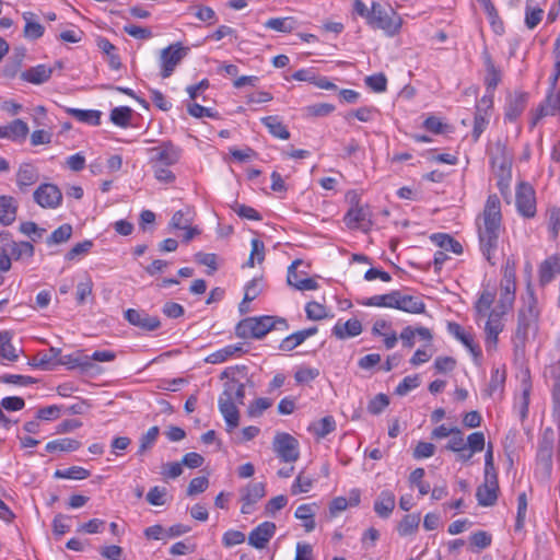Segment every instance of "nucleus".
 <instances>
[{"label":"nucleus","instance_id":"obj_1","mask_svg":"<svg viewBox=\"0 0 560 560\" xmlns=\"http://www.w3.org/2000/svg\"><path fill=\"white\" fill-rule=\"evenodd\" d=\"M479 248L485 259L494 266L498 262L500 236L502 232L501 201L497 195H490L481 215L476 221Z\"/></svg>","mask_w":560,"mask_h":560},{"label":"nucleus","instance_id":"obj_2","mask_svg":"<svg viewBox=\"0 0 560 560\" xmlns=\"http://www.w3.org/2000/svg\"><path fill=\"white\" fill-rule=\"evenodd\" d=\"M245 398V385L233 378L224 384V389L219 397V410L224 418L226 431L231 432L240 424V412L236 404L243 405Z\"/></svg>","mask_w":560,"mask_h":560},{"label":"nucleus","instance_id":"obj_3","mask_svg":"<svg viewBox=\"0 0 560 560\" xmlns=\"http://www.w3.org/2000/svg\"><path fill=\"white\" fill-rule=\"evenodd\" d=\"M288 328L285 318L264 315L242 319L235 327V335L242 339H261L272 329L287 330Z\"/></svg>","mask_w":560,"mask_h":560},{"label":"nucleus","instance_id":"obj_4","mask_svg":"<svg viewBox=\"0 0 560 560\" xmlns=\"http://www.w3.org/2000/svg\"><path fill=\"white\" fill-rule=\"evenodd\" d=\"M539 311L536 301L533 300L527 306L521 308L517 315V327L514 336L515 347H524L530 335L538 331Z\"/></svg>","mask_w":560,"mask_h":560},{"label":"nucleus","instance_id":"obj_5","mask_svg":"<svg viewBox=\"0 0 560 560\" xmlns=\"http://www.w3.org/2000/svg\"><path fill=\"white\" fill-rule=\"evenodd\" d=\"M368 24L373 28L382 30L387 36L392 37L399 33L401 19L394 10H386L381 3L372 2Z\"/></svg>","mask_w":560,"mask_h":560},{"label":"nucleus","instance_id":"obj_6","mask_svg":"<svg viewBox=\"0 0 560 560\" xmlns=\"http://www.w3.org/2000/svg\"><path fill=\"white\" fill-rule=\"evenodd\" d=\"M490 163L494 175L499 178L498 186L503 190L511 179L512 155L501 142H497L490 150Z\"/></svg>","mask_w":560,"mask_h":560},{"label":"nucleus","instance_id":"obj_7","mask_svg":"<svg viewBox=\"0 0 560 560\" xmlns=\"http://www.w3.org/2000/svg\"><path fill=\"white\" fill-rule=\"evenodd\" d=\"M189 48L184 47L180 43L171 44L163 48L160 52L161 77L170 78L175 68L187 56Z\"/></svg>","mask_w":560,"mask_h":560},{"label":"nucleus","instance_id":"obj_8","mask_svg":"<svg viewBox=\"0 0 560 560\" xmlns=\"http://www.w3.org/2000/svg\"><path fill=\"white\" fill-rule=\"evenodd\" d=\"M505 313L506 312H503V310H500L497 305L494 308L491 310L490 313L486 315L487 320L485 324V347L487 352H492L497 350L498 337L504 327L502 317Z\"/></svg>","mask_w":560,"mask_h":560},{"label":"nucleus","instance_id":"obj_9","mask_svg":"<svg viewBox=\"0 0 560 560\" xmlns=\"http://www.w3.org/2000/svg\"><path fill=\"white\" fill-rule=\"evenodd\" d=\"M273 451L284 463H293L299 459V442L289 433H278L273 439Z\"/></svg>","mask_w":560,"mask_h":560},{"label":"nucleus","instance_id":"obj_10","mask_svg":"<svg viewBox=\"0 0 560 560\" xmlns=\"http://www.w3.org/2000/svg\"><path fill=\"white\" fill-rule=\"evenodd\" d=\"M241 494V513L252 514L255 510V504L266 495V486L264 482L248 483L240 489Z\"/></svg>","mask_w":560,"mask_h":560},{"label":"nucleus","instance_id":"obj_11","mask_svg":"<svg viewBox=\"0 0 560 560\" xmlns=\"http://www.w3.org/2000/svg\"><path fill=\"white\" fill-rule=\"evenodd\" d=\"M499 483L498 476L492 474H485V481L476 490V498L478 504L481 506H492L498 500Z\"/></svg>","mask_w":560,"mask_h":560},{"label":"nucleus","instance_id":"obj_12","mask_svg":"<svg viewBox=\"0 0 560 560\" xmlns=\"http://www.w3.org/2000/svg\"><path fill=\"white\" fill-rule=\"evenodd\" d=\"M153 154L151 163L160 164L165 166H172L176 164L180 159L182 150L174 145L172 142H162L160 145L150 149Z\"/></svg>","mask_w":560,"mask_h":560},{"label":"nucleus","instance_id":"obj_13","mask_svg":"<svg viewBox=\"0 0 560 560\" xmlns=\"http://www.w3.org/2000/svg\"><path fill=\"white\" fill-rule=\"evenodd\" d=\"M34 200L42 208L55 209L60 206L62 200V194L60 189L54 184H42L34 191Z\"/></svg>","mask_w":560,"mask_h":560},{"label":"nucleus","instance_id":"obj_14","mask_svg":"<svg viewBox=\"0 0 560 560\" xmlns=\"http://www.w3.org/2000/svg\"><path fill=\"white\" fill-rule=\"evenodd\" d=\"M516 207L518 212L526 217L533 218L536 213L535 191L530 185L522 183L516 190Z\"/></svg>","mask_w":560,"mask_h":560},{"label":"nucleus","instance_id":"obj_15","mask_svg":"<svg viewBox=\"0 0 560 560\" xmlns=\"http://www.w3.org/2000/svg\"><path fill=\"white\" fill-rule=\"evenodd\" d=\"M124 317L130 325L145 331H154L161 326V322L158 316H151L144 311L128 308L125 312Z\"/></svg>","mask_w":560,"mask_h":560},{"label":"nucleus","instance_id":"obj_16","mask_svg":"<svg viewBox=\"0 0 560 560\" xmlns=\"http://www.w3.org/2000/svg\"><path fill=\"white\" fill-rule=\"evenodd\" d=\"M371 210L369 206H361L355 202L347 211L345 215V223L349 229L364 228L371 224Z\"/></svg>","mask_w":560,"mask_h":560},{"label":"nucleus","instance_id":"obj_17","mask_svg":"<svg viewBox=\"0 0 560 560\" xmlns=\"http://www.w3.org/2000/svg\"><path fill=\"white\" fill-rule=\"evenodd\" d=\"M59 365H65L69 370H80L82 373H88L95 368V364L91 362V358L82 351H75L69 354H61L57 360Z\"/></svg>","mask_w":560,"mask_h":560},{"label":"nucleus","instance_id":"obj_18","mask_svg":"<svg viewBox=\"0 0 560 560\" xmlns=\"http://www.w3.org/2000/svg\"><path fill=\"white\" fill-rule=\"evenodd\" d=\"M276 524L264 522L255 527L248 535V544L256 549H264L276 533Z\"/></svg>","mask_w":560,"mask_h":560},{"label":"nucleus","instance_id":"obj_19","mask_svg":"<svg viewBox=\"0 0 560 560\" xmlns=\"http://www.w3.org/2000/svg\"><path fill=\"white\" fill-rule=\"evenodd\" d=\"M0 245H3L10 256L15 259L34 256V246L30 242H15L10 238L9 234H0Z\"/></svg>","mask_w":560,"mask_h":560},{"label":"nucleus","instance_id":"obj_20","mask_svg":"<svg viewBox=\"0 0 560 560\" xmlns=\"http://www.w3.org/2000/svg\"><path fill=\"white\" fill-rule=\"evenodd\" d=\"M447 331L454 338L460 341L476 359L480 357L481 351L480 348L475 343L474 336L466 331L458 323L450 322L447 324Z\"/></svg>","mask_w":560,"mask_h":560},{"label":"nucleus","instance_id":"obj_21","mask_svg":"<svg viewBox=\"0 0 560 560\" xmlns=\"http://www.w3.org/2000/svg\"><path fill=\"white\" fill-rule=\"evenodd\" d=\"M30 128L22 119H14L8 125H0V139L22 141L28 135Z\"/></svg>","mask_w":560,"mask_h":560},{"label":"nucleus","instance_id":"obj_22","mask_svg":"<svg viewBox=\"0 0 560 560\" xmlns=\"http://www.w3.org/2000/svg\"><path fill=\"white\" fill-rule=\"evenodd\" d=\"M527 103V94L523 92H515L508 97L504 116L510 121L516 120L524 112Z\"/></svg>","mask_w":560,"mask_h":560},{"label":"nucleus","instance_id":"obj_23","mask_svg":"<svg viewBox=\"0 0 560 560\" xmlns=\"http://www.w3.org/2000/svg\"><path fill=\"white\" fill-rule=\"evenodd\" d=\"M332 335L340 339L345 340L348 338H353L359 336L362 332V324L357 318L348 319L347 322L338 320L332 327Z\"/></svg>","mask_w":560,"mask_h":560},{"label":"nucleus","instance_id":"obj_24","mask_svg":"<svg viewBox=\"0 0 560 560\" xmlns=\"http://www.w3.org/2000/svg\"><path fill=\"white\" fill-rule=\"evenodd\" d=\"M396 310L410 313L421 314L425 311V304L423 301L415 295L404 294L399 290L397 291Z\"/></svg>","mask_w":560,"mask_h":560},{"label":"nucleus","instance_id":"obj_25","mask_svg":"<svg viewBox=\"0 0 560 560\" xmlns=\"http://www.w3.org/2000/svg\"><path fill=\"white\" fill-rule=\"evenodd\" d=\"M482 59L486 68L485 85L488 92H493L501 81V70L494 65L487 50L482 52Z\"/></svg>","mask_w":560,"mask_h":560},{"label":"nucleus","instance_id":"obj_26","mask_svg":"<svg viewBox=\"0 0 560 560\" xmlns=\"http://www.w3.org/2000/svg\"><path fill=\"white\" fill-rule=\"evenodd\" d=\"M538 272L540 285L548 284L560 273V258L556 255L548 257L540 264Z\"/></svg>","mask_w":560,"mask_h":560},{"label":"nucleus","instance_id":"obj_27","mask_svg":"<svg viewBox=\"0 0 560 560\" xmlns=\"http://www.w3.org/2000/svg\"><path fill=\"white\" fill-rule=\"evenodd\" d=\"M317 332V327L313 326L306 329L295 331L285 337L279 346L282 351H292L298 346L302 345L308 337L314 336Z\"/></svg>","mask_w":560,"mask_h":560},{"label":"nucleus","instance_id":"obj_28","mask_svg":"<svg viewBox=\"0 0 560 560\" xmlns=\"http://www.w3.org/2000/svg\"><path fill=\"white\" fill-rule=\"evenodd\" d=\"M395 494L389 490H383L374 502V511L382 518H388L395 509Z\"/></svg>","mask_w":560,"mask_h":560},{"label":"nucleus","instance_id":"obj_29","mask_svg":"<svg viewBox=\"0 0 560 560\" xmlns=\"http://www.w3.org/2000/svg\"><path fill=\"white\" fill-rule=\"evenodd\" d=\"M52 68L46 65H37L22 72L21 78L33 84H42L50 79Z\"/></svg>","mask_w":560,"mask_h":560},{"label":"nucleus","instance_id":"obj_30","mask_svg":"<svg viewBox=\"0 0 560 560\" xmlns=\"http://www.w3.org/2000/svg\"><path fill=\"white\" fill-rule=\"evenodd\" d=\"M38 171L31 163H23L20 165L16 174V184L21 190L34 185L38 180Z\"/></svg>","mask_w":560,"mask_h":560},{"label":"nucleus","instance_id":"obj_31","mask_svg":"<svg viewBox=\"0 0 560 560\" xmlns=\"http://www.w3.org/2000/svg\"><path fill=\"white\" fill-rule=\"evenodd\" d=\"M506 373L504 369L493 368L491 370V377L487 388L483 390V395L487 397H494L501 395L503 392Z\"/></svg>","mask_w":560,"mask_h":560},{"label":"nucleus","instance_id":"obj_32","mask_svg":"<svg viewBox=\"0 0 560 560\" xmlns=\"http://www.w3.org/2000/svg\"><path fill=\"white\" fill-rule=\"evenodd\" d=\"M260 121L275 138L281 140H288L290 138V132L279 116H266L262 117Z\"/></svg>","mask_w":560,"mask_h":560},{"label":"nucleus","instance_id":"obj_33","mask_svg":"<svg viewBox=\"0 0 560 560\" xmlns=\"http://www.w3.org/2000/svg\"><path fill=\"white\" fill-rule=\"evenodd\" d=\"M22 18L25 22L23 34L25 38L35 40L43 36L44 26L38 22L37 16L33 12H24Z\"/></svg>","mask_w":560,"mask_h":560},{"label":"nucleus","instance_id":"obj_34","mask_svg":"<svg viewBox=\"0 0 560 560\" xmlns=\"http://www.w3.org/2000/svg\"><path fill=\"white\" fill-rule=\"evenodd\" d=\"M515 290L516 284L515 281L512 280H502L501 281V290H500V300L498 302V307L503 310V312H508L515 300Z\"/></svg>","mask_w":560,"mask_h":560},{"label":"nucleus","instance_id":"obj_35","mask_svg":"<svg viewBox=\"0 0 560 560\" xmlns=\"http://www.w3.org/2000/svg\"><path fill=\"white\" fill-rule=\"evenodd\" d=\"M431 241L436 246H439L441 248L440 250H444L445 253L451 252L456 255H459L463 253L462 244L448 234H445V233L432 234Z\"/></svg>","mask_w":560,"mask_h":560},{"label":"nucleus","instance_id":"obj_36","mask_svg":"<svg viewBox=\"0 0 560 560\" xmlns=\"http://www.w3.org/2000/svg\"><path fill=\"white\" fill-rule=\"evenodd\" d=\"M15 200L11 196H0V223L10 225L16 217Z\"/></svg>","mask_w":560,"mask_h":560},{"label":"nucleus","instance_id":"obj_37","mask_svg":"<svg viewBox=\"0 0 560 560\" xmlns=\"http://www.w3.org/2000/svg\"><path fill=\"white\" fill-rule=\"evenodd\" d=\"M397 291L398 290H394L386 294L373 295L360 301L359 303L364 306L396 308Z\"/></svg>","mask_w":560,"mask_h":560},{"label":"nucleus","instance_id":"obj_38","mask_svg":"<svg viewBox=\"0 0 560 560\" xmlns=\"http://www.w3.org/2000/svg\"><path fill=\"white\" fill-rule=\"evenodd\" d=\"M560 112V95H556L555 90L549 88V93L544 103L537 110V118L555 116Z\"/></svg>","mask_w":560,"mask_h":560},{"label":"nucleus","instance_id":"obj_39","mask_svg":"<svg viewBox=\"0 0 560 560\" xmlns=\"http://www.w3.org/2000/svg\"><path fill=\"white\" fill-rule=\"evenodd\" d=\"M495 300V292L492 290L485 289L477 302L475 303V311L477 314V318H485L488 313L491 312V306Z\"/></svg>","mask_w":560,"mask_h":560},{"label":"nucleus","instance_id":"obj_40","mask_svg":"<svg viewBox=\"0 0 560 560\" xmlns=\"http://www.w3.org/2000/svg\"><path fill=\"white\" fill-rule=\"evenodd\" d=\"M68 114L80 122L91 126H98L101 124L102 112L97 109L69 108Z\"/></svg>","mask_w":560,"mask_h":560},{"label":"nucleus","instance_id":"obj_41","mask_svg":"<svg viewBox=\"0 0 560 560\" xmlns=\"http://www.w3.org/2000/svg\"><path fill=\"white\" fill-rule=\"evenodd\" d=\"M81 447V442L71 438H62L50 441L46 444L47 453L74 452Z\"/></svg>","mask_w":560,"mask_h":560},{"label":"nucleus","instance_id":"obj_42","mask_svg":"<svg viewBox=\"0 0 560 560\" xmlns=\"http://www.w3.org/2000/svg\"><path fill=\"white\" fill-rule=\"evenodd\" d=\"M236 352H243V347L241 345L240 346L229 345L222 349H219V350L210 353L206 358V362L210 363V364H220V363L225 362L229 358L234 355Z\"/></svg>","mask_w":560,"mask_h":560},{"label":"nucleus","instance_id":"obj_43","mask_svg":"<svg viewBox=\"0 0 560 560\" xmlns=\"http://www.w3.org/2000/svg\"><path fill=\"white\" fill-rule=\"evenodd\" d=\"M314 510L311 504H301L296 508L294 516L303 521L305 532L311 533L315 529Z\"/></svg>","mask_w":560,"mask_h":560},{"label":"nucleus","instance_id":"obj_44","mask_svg":"<svg viewBox=\"0 0 560 560\" xmlns=\"http://www.w3.org/2000/svg\"><path fill=\"white\" fill-rule=\"evenodd\" d=\"M265 27L269 30H273L282 33H290L296 26V21L294 18H271L265 22Z\"/></svg>","mask_w":560,"mask_h":560},{"label":"nucleus","instance_id":"obj_45","mask_svg":"<svg viewBox=\"0 0 560 560\" xmlns=\"http://www.w3.org/2000/svg\"><path fill=\"white\" fill-rule=\"evenodd\" d=\"M310 430L316 435V438L324 439L336 430V421L332 416H326L319 421L313 423L310 427Z\"/></svg>","mask_w":560,"mask_h":560},{"label":"nucleus","instance_id":"obj_46","mask_svg":"<svg viewBox=\"0 0 560 560\" xmlns=\"http://www.w3.org/2000/svg\"><path fill=\"white\" fill-rule=\"evenodd\" d=\"M91 472L80 466H72L66 469H57L54 474L55 478L58 479H72V480H83L90 477Z\"/></svg>","mask_w":560,"mask_h":560},{"label":"nucleus","instance_id":"obj_47","mask_svg":"<svg viewBox=\"0 0 560 560\" xmlns=\"http://www.w3.org/2000/svg\"><path fill=\"white\" fill-rule=\"evenodd\" d=\"M132 117V109L128 106L115 107L110 112V121L121 128H126L130 125Z\"/></svg>","mask_w":560,"mask_h":560},{"label":"nucleus","instance_id":"obj_48","mask_svg":"<svg viewBox=\"0 0 560 560\" xmlns=\"http://www.w3.org/2000/svg\"><path fill=\"white\" fill-rule=\"evenodd\" d=\"M420 515L419 514H407L400 521L398 525V533L400 536L412 535L419 526Z\"/></svg>","mask_w":560,"mask_h":560},{"label":"nucleus","instance_id":"obj_49","mask_svg":"<svg viewBox=\"0 0 560 560\" xmlns=\"http://www.w3.org/2000/svg\"><path fill=\"white\" fill-rule=\"evenodd\" d=\"M60 353V349L51 347L48 353L38 354V361L35 365L43 370H52L54 366L59 365L57 360L59 359Z\"/></svg>","mask_w":560,"mask_h":560},{"label":"nucleus","instance_id":"obj_50","mask_svg":"<svg viewBox=\"0 0 560 560\" xmlns=\"http://www.w3.org/2000/svg\"><path fill=\"white\" fill-rule=\"evenodd\" d=\"M12 335L9 331H0V353L3 358L15 361L18 354L15 348L11 343Z\"/></svg>","mask_w":560,"mask_h":560},{"label":"nucleus","instance_id":"obj_51","mask_svg":"<svg viewBox=\"0 0 560 560\" xmlns=\"http://www.w3.org/2000/svg\"><path fill=\"white\" fill-rule=\"evenodd\" d=\"M72 235V226L68 223L56 229L46 240L48 245L66 243Z\"/></svg>","mask_w":560,"mask_h":560},{"label":"nucleus","instance_id":"obj_52","mask_svg":"<svg viewBox=\"0 0 560 560\" xmlns=\"http://www.w3.org/2000/svg\"><path fill=\"white\" fill-rule=\"evenodd\" d=\"M93 294V282L91 278H85L77 285L75 300L79 305H83L88 302Z\"/></svg>","mask_w":560,"mask_h":560},{"label":"nucleus","instance_id":"obj_53","mask_svg":"<svg viewBox=\"0 0 560 560\" xmlns=\"http://www.w3.org/2000/svg\"><path fill=\"white\" fill-rule=\"evenodd\" d=\"M192 223V217L190 215V211L187 208L186 210H178L176 211L170 223L168 226L174 230H182L184 228H187V225H190Z\"/></svg>","mask_w":560,"mask_h":560},{"label":"nucleus","instance_id":"obj_54","mask_svg":"<svg viewBox=\"0 0 560 560\" xmlns=\"http://www.w3.org/2000/svg\"><path fill=\"white\" fill-rule=\"evenodd\" d=\"M160 430L159 427H151L140 438V445L138 450V454L142 455L144 452L150 450L156 442Z\"/></svg>","mask_w":560,"mask_h":560},{"label":"nucleus","instance_id":"obj_55","mask_svg":"<svg viewBox=\"0 0 560 560\" xmlns=\"http://www.w3.org/2000/svg\"><path fill=\"white\" fill-rule=\"evenodd\" d=\"M313 483L314 479L312 477L305 476L303 475V472H300L291 486V493L293 495H296L299 493H306L312 489Z\"/></svg>","mask_w":560,"mask_h":560},{"label":"nucleus","instance_id":"obj_56","mask_svg":"<svg viewBox=\"0 0 560 560\" xmlns=\"http://www.w3.org/2000/svg\"><path fill=\"white\" fill-rule=\"evenodd\" d=\"M489 124V120L487 118V114L482 113L480 107H477L475 117H474V127H472V138L474 141H478L481 133L486 130L487 126Z\"/></svg>","mask_w":560,"mask_h":560},{"label":"nucleus","instance_id":"obj_57","mask_svg":"<svg viewBox=\"0 0 560 560\" xmlns=\"http://www.w3.org/2000/svg\"><path fill=\"white\" fill-rule=\"evenodd\" d=\"M252 250L249 258L246 262L247 267H254L255 259H257L258 262L264 261L265 259V244L259 238H253L250 242Z\"/></svg>","mask_w":560,"mask_h":560},{"label":"nucleus","instance_id":"obj_58","mask_svg":"<svg viewBox=\"0 0 560 560\" xmlns=\"http://www.w3.org/2000/svg\"><path fill=\"white\" fill-rule=\"evenodd\" d=\"M167 490L164 487L155 486L147 493V501L154 506H161L166 503Z\"/></svg>","mask_w":560,"mask_h":560},{"label":"nucleus","instance_id":"obj_59","mask_svg":"<svg viewBox=\"0 0 560 560\" xmlns=\"http://www.w3.org/2000/svg\"><path fill=\"white\" fill-rule=\"evenodd\" d=\"M469 540L470 545L477 549L476 551H480L488 548L491 545L492 537L489 533L485 530H479L471 534Z\"/></svg>","mask_w":560,"mask_h":560},{"label":"nucleus","instance_id":"obj_60","mask_svg":"<svg viewBox=\"0 0 560 560\" xmlns=\"http://www.w3.org/2000/svg\"><path fill=\"white\" fill-rule=\"evenodd\" d=\"M232 210L241 218L253 220V221H259L261 220L260 213L246 205H242L238 202H234V205L231 206Z\"/></svg>","mask_w":560,"mask_h":560},{"label":"nucleus","instance_id":"obj_61","mask_svg":"<svg viewBox=\"0 0 560 560\" xmlns=\"http://www.w3.org/2000/svg\"><path fill=\"white\" fill-rule=\"evenodd\" d=\"M272 406V399L270 398H257L248 406V415L249 417H259L264 413L265 410Z\"/></svg>","mask_w":560,"mask_h":560},{"label":"nucleus","instance_id":"obj_62","mask_svg":"<svg viewBox=\"0 0 560 560\" xmlns=\"http://www.w3.org/2000/svg\"><path fill=\"white\" fill-rule=\"evenodd\" d=\"M195 259L198 264L209 268L208 275H213L218 270L217 255L212 253H197Z\"/></svg>","mask_w":560,"mask_h":560},{"label":"nucleus","instance_id":"obj_63","mask_svg":"<svg viewBox=\"0 0 560 560\" xmlns=\"http://www.w3.org/2000/svg\"><path fill=\"white\" fill-rule=\"evenodd\" d=\"M420 385L418 375H409L397 385L395 394L399 396L407 395L410 390L417 388Z\"/></svg>","mask_w":560,"mask_h":560},{"label":"nucleus","instance_id":"obj_64","mask_svg":"<svg viewBox=\"0 0 560 560\" xmlns=\"http://www.w3.org/2000/svg\"><path fill=\"white\" fill-rule=\"evenodd\" d=\"M191 10H195V16L201 22H208L209 24H212L217 21V14L210 7L197 4L192 5Z\"/></svg>","mask_w":560,"mask_h":560}]
</instances>
